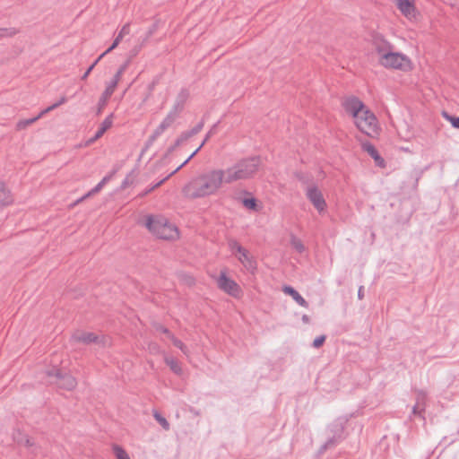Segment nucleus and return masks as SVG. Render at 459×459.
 Instances as JSON below:
<instances>
[{
	"label": "nucleus",
	"instance_id": "f257e3e1",
	"mask_svg": "<svg viewBox=\"0 0 459 459\" xmlns=\"http://www.w3.org/2000/svg\"><path fill=\"white\" fill-rule=\"evenodd\" d=\"M227 183L224 169H212L192 179L184 187V194L190 198H200L215 195Z\"/></svg>",
	"mask_w": 459,
	"mask_h": 459
},
{
	"label": "nucleus",
	"instance_id": "f03ea898",
	"mask_svg": "<svg viewBox=\"0 0 459 459\" xmlns=\"http://www.w3.org/2000/svg\"><path fill=\"white\" fill-rule=\"evenodd\" d=\"M346 113L352 117L355 126L369 137L379 134L378 121L374 113L357 98L348 99L344 102Z\"/></svg>",
	"mask_w": 459,
	"mask_h": 459
},
{
	"label": "nucleus",
	"instance_id": "7ed1b4c3",
	"mask_svg": "<svg viewBox=\"0 0 459 459\" xmlns=\"http://www.w3.org/2000/svg\"><path fill=\"white\" fill-rule=\"evenodd\" d=\"M375 53L377 64L386 70L409 73L414 68L412 60L402 52L394 51L385 39L375 42Z\"/></svg>",
	"mask_w": 459,
	"mask_h": 459
},
{
	"label": "nucleus",
	"instance_id": "20e7f679",
	"mask_svg": "<svg viewBox=\"0 0 459 459\" xmlns=\"http://www.w3.org/2000/svg\"><path fill=\"white\" fill-rule=\"evenodd\" d=\"M139 223L157 239L172 242L180 238V230L178 225L164 214H145L141 218Z\"/></svg>",
	"mask_w": 459,
	"mask_h": 459
},
{
	"label": "nucleus",
	"instance_id": "39448f33",
	"mask_svg": "<svg viewBox=\"0 0 459 459\" xmlns=\"http://www.w3.org/2000/svg\"><path fill=\"white\" fill-rule=\"evenodd\" d=\"M260 167L261 160L257 157L242 160L233 166L224 169L227 177V183L230 184L235 181L252 178L258 172Z\"/></svg>",
	"mask_w": 459,
	"mask_h": 459
},
{
	"label": "nucleus",
	"instance_id": "423d86ee",
	"mask_svg": "<svg viewBox=\"0 0 459 459\" xmlns=\"http://www.w3.org/2000/svg\"><path fill=\"white\" fill-rule=\"evenodd\" d=\"M229 247L231 254L247 271L254 273L256 270V261L249 253V251L246 249L244 247H242L238 241H230Z\"/></svg>",
	"mask_w": 459,
	"mask_h": 459
},
{
	"label": "nucleus",
	"instance_id": "0eeeda50",
	"mask_svg": "<svg viewBox=\"0 0 459 459\" xmlns=\"http://www.w3.org/2000/svg\"><path fill=\"white\" fill-rule=\"evenodd\" d=\"M216 285L219 290L224 293L233 297L234 299H241L243 290L240 285L229 276L226 271H221L216 278Z\"/></svg>",
	"mask_w": 459,
	"mask_h": 459
},
{
	"label": "nucleus",
	"instance_id": "6e6552de",
	"mask_svg": "<svg viewBox=\"0 0 459 459\" xmlns=\"http://www.w3.org/2000/svg\"><path fill=\"white\" fill-rule=\"evenodd\" d=\"M49 382L59 388L72 390L76 386L75 378L67 372L59 368H52L47 372Z\"/></svg>",
	"mask_w": 459,
	"mask_h": 459
},
{
	"label": "nucleus",
	"instance_id": "1a4fd4ad",
	"mask_svg": "<svg viewBox=\"0 0 459 459\" xmlns=\"http://www.w3.org/2000/svg\"><path fill=\"white\" fill-rule=\"evenodd\" d=\"M306 197L319 214L326 212L327 203L323 191L317 186H309L306 190Z\"/></svg>",
	"mask_w": 459,
	"mask_h": 459
},
{
	"label": "nucleus",
	"instance_id": "9d476101",
	"mask_svg": "<svg viewBox=\"0 0 459 459\" xmlns=\"http://www.w3.org/2000/svg\"><path fill=\"white\" fill-rule=\"evenodd\" d=\"M399 12L408 20L416 21L420 12L416 6L415 0H394Z\"/></svg>",
	"mask_w": 459,
	"mask_h": 459
},
{
	"label": "nucleus",
	"instance_id": "9b49d317",
	"mask_svg": "<svg viewBox=\"0 0 459 459\" xmlns=\"http://www.w3.org/2000/svg\"><path fill=\"white\" fill-rule=\"evenodd\" d=\"M73 339L77 342H82L84 344L100 343L103 340V338L100 340V338L94 333L86 331L74 332L73 334Z\"/></svg>",
	"mask_w": 459,
	"mask_h": 459
},
{
	"label": "nucleus",
	"instance_id": "f8f14e48",
	"mask_svg": "<svg viewBox=\"0 0 459 459\" xmlns=\"http://www.w3.org/2000/svg\"><path fill=\"white\" fill-rule=\"evenodd\" d=\"M65 99L63 98L58 103L53 104V105L49 106L48 108H47L46 109L42 110L37 117H35L33 118H30V119H22V120L18 121V123L16 124V128L18 130H23V129L27 128L29 126L32 125L38 119H39L43 115H45V114L48 113L49 111L53 110L54 108H57L60 104L65 103Z\"/></svg>",
	"mask_w": 459,
	"mask_h": 459
},
{
	"label": "nucleus",
	"instance_id": "ddd939ff",
	"mask_svg": "<svg viewBox=\"0 0 459 459\" xmlns=\"http://www.w3.org/2000/svg\"><path fill=\"white\" fill-rule=\"evenodd\" d=\"M14 204V197L8 186L0 181V209L9 207Z\"/></svg>",
	"mask_w": 459,
	"mask_h": 459
},
{
	"label": "nucleus",
	"instance_id": "4468645a",
	"mask_svg": "<svg viewBox=\"0 0 459 459\" xmlns=\"http://www.w3.org/2000/svg\"><path fill=\"white\" fill-rule=\"evenodd\" d=\"M111 126H112L111 117L105 118L104 121L101 123L100 128L96 132L94 137L88 140L85 143V146H89V145L92 144L95 141H97L99 138H100L104 134V133L111 127Z\"/></svg>",
	"mask_w": 459,
	"mask_h": 459
},
{
	"label": "nucleus",
	"instance_id": "2eb2a0df",
	"mask_svg": "<svg viewBox=\"0 0 459 459\" xmlns=\"http://www.w3.org/2000/svg\"><path fill=\"white\" fill-rule=\"evenodd\" d=\"M164 361L174 374L178 376H181L183 374L182 364L178 359L172 356H165Z\"/></svg>",
	"mask_w": 459,
	"mask_h": 459
},
{
	"label": "nucleus",
	"instance_id": "dca6fc26",
	"mask_svg": "<svg viewBox=\"0 0 459 459\" xmlns=\"http://www.w3.org/2000/svg\"><path fill=\"white\" fill-rule=\"evenodd\" d=\"M283 292L289 296H290L299 306L303 307H307V302L304 299V298L292 287L285 286L282 289Z\"/></svg>",
	"mask_w": 459,
	"mask_h": 459
},
{
	"label": "nucleus",
	"instance_id": "f3484780",
	"mask_svg": "<svg viewBox=\"0 0 459 459\" xmlns=\"http://www.w3.org/2000/svg\"><path fill=\"white\" fill-rule=\"evenodd\" d=\"M172 123V118L170 117H165L161 123L158 126V127L153 132V136L156 137L159 134H160L162 132H164Z\"/></svg>",
	"mask_w": 459,
	"mask_h": 459
},
{
	"label": "nucleus",
	"instance_id": "a211bd4d",
	"mask_svg": "<svg viewBox=\"0 0 459 459\" xmlns=\"http://www.w3.org/2000/svg\"><path fill=\"white\" fill-rule=\"evenodd\" d=\"M112 450L117 459H131L127 452L120 446H113Z\"/></svg>",
	"mask_w": 459,
	"mask_h": 459
},
{
	"label": "nucleus",
	"instance_id": "6ab92c4d",
	"mask_svg": "<svg viewBox=\"0 0 459 459\" xmlns=\"http://www.w3.org/2000/svg\"><path fill=\"white\" fill-rule=\"evenodd\" d=\"M153 417L165 430L169 429V423L160 413H159L158 411H154Z\"/></svg>",
	"mask_w": 459,
	"mask_h": 459
},
{
	"label": "nucleus",
	"instance_id": "aec40b11",
	"mask_svg": "<svg viewBox=\"0 0 459 459\" xmlns=\"http://www.w3.org/2000/svg\"><path fill=\"white\" fill-rule=\"evenodd\" d=\"M243 205L247 209H249V210H253V211H257L258 210L257 202L253 197H251V198H245L243 200Z\"/></svg>",
	"mask_w": 459,
	"mask_h": 459
},
{
	"label": "nucleus",
	"instance_id": "412c9836",
	"mask_svg": "<svg viewBox=\"0 0 459 459\" xmlns=\"http://www.w3.org/2000/svg\"><path fill=\"white\" fill-rule=\"evenodd\" d=\"M106 182H107V178H104L100 182L98 183V185L94 188H92L90 192H88L82 197V199H85V198H87V197H89V196H91V195H94L96 193H99L102 189V187L105 186Z\"/></svg>",
	"mask_w": 459,
	"mask_h": 459
},
{
	"label": "nucleus",
	"instance_id": "4be33fe9",
	"mask_svg": "<svg viewBox=\"0 0 459 459\" xmlns=\"http://www.w3.org/2000/svg\"><path fill=\"white\" fill-rule=\"evenodd\" d=\"M164 333L172 340L175 346L179 348L185 354L187 353V350L181 341L174 338L167 330H164Z\"/></svg>",
	"mask_w": 459,
	"mask_h": 459
},
{
	"label": "nucleus",
	"instance_id": "5701e85b",
	"mask_svg": "<svg viewBox=\"0 0 459 459\" xmlns=\"http://www.w3.org/2000/svg\"><path fill=\"white\" fill-rule=\"evenodd\" d=\"M117 84H118L117 82H116L115 80H112V82L106 87V90H105L103 95L106 98H109L115 91Z\"/></svg>",
	"mask_w": 459,
	"mask_h": 459
},
{
	"label": "nucleus",
	"instance_id": "b1692460",
	"mask_svg": "<svg viewBox=\"0 0 459 459\" xmlns=\"http://www.w3.org/2000/svg\"><path fill=\"white\" fill-rule=\"evenodd\" d=\"M130 32V27L128 24L124 25L119 30L117 39H119L120 41L124 39L125 36L128 35Z\"/></svg>",
	"mask_w": 459,
	"mask_h": 459
},
{
	"label": "nucleus",
	"instance_id": "393cba45",
	"mask_svg": "<svg viewBox=\"0 0 459 459\" xmlns=\"http://www.w3.org/2000/svg\"><path fill=\"white\" fill-rule=\"evenodd\" d=\"M121 41L119 40V39H114V42L113 44L104 52L102 53L100 56H99V59H101L104 56H106L108 53L111 52L113 49H115L118 44L120 43Z\"/></svg>",
	"mask_w": 459,
	"mask_h": 459
},
{
	"label": "nucleus",
	"instance_id": "a878e982",
	"mask_svg": "<svg viewBox=\"0 0 459 459\" xmlns=\"http://www.w3.org/2000/svg\"><path fill=\"white\" fill-rule=\"evenodd\" d=\"M204 144V142H203L201 143V145L189 156V158L187 160H186L179 167H178L170 175L174 174L175 172H177L178 169H180L186 163H187L197 152L198 151L202 148V146Z\"/></svg>",
	"mask_w": 459,
	"mask_h": 459
},
{
	"label": "nucleus",
	"instance_id": "bb28decb",
	"mask_svg": "<svg viewBox=\"0 0 459 459\" xmlns=\"http://www.w3.org/2000/svg\"><path fill=\"white\" fill-rule=\"evenodd\" d=\"M17 33V30L13 28L10 29H0V36L12 37Z\"/></svg>",
	"mask_w": 459,
	"mask_h": 459
},
{
	"label": "nucleus",
	"instance_id": "cd10ccee",
	"mask_svg": "<svg viewBox=\"0 0 459 459\" xmlns=\"http://www.w3.org/2000/svg\"><path fill=\"white\" fill-rule=\"evenodd\" d=\"M445 117L447 121H449L452 126L455 128H459V117H452V116H449V115H445Z\"/></svg>",
	"mask_w": 459,
	"mask_h": 459
},
{
	"label": "nucleus",
	"instance_id": "c85d7f7f",
	"mask_svg": "<svg viewBox=\"0 0 459 459\" xmlns=\"http://www.w3.org/2000/svg\"><path fill=\"white\" fill-rule=\"evenodd\" d=\"M325 341V336L320 335L314 340L313 346L315 348H320L324 344Z\"/></svg>",
	"mask_w": 459,
	"mask_h": 459
},
{
	"label": "nucleus",
	"instance_id": "c756f323",
	"mask_svg": "<svg viewBox=\"0 0 459 459\" xmlns=\"http://www.w3.org/2000/svg\"><path fill=\"white\" fill-rule=\"evenodd\" d=\"M292 247L299 252H302L304 250V246L302 242L299 239L292 240Z\"/></svg>",
	"mask_w": 459,
	"mask_h": 459
},
{
	"label": "nucleus",
	"instance_id": "7c9ffc66",
	"mask_svg": "<svg viewBox=\"0 0 459 459\" xmlns=\"http://www.w3.org/2000/svg\"><path fill=\"white\" fill-rule=\"evenodd\" d=\"M182 280L188 285H193L195 282V278L192 275L184 274Z\"/></svg>",
	"mask_w": 459,
	"mask_h": 459
},
{
	"label": "nucleus",
	"instance_id": "2f4dec72",
	"mask_svg": "<svg viewBox=\"0 0 459 459\" xmlns=\"http://www.w3.org/2000/svg\"><path fill=\"white\" fill-rule=\"evenodd\" d=\"M369 151H370L371 155L377 161V163L379 165H382L384 160L378 156L377 152L374 148H371Z\"/></svg>",
	"mask_w": 459,
	"mask_h": 459
},
{
	"label": "nucleus",
	"instance_id": "473e14b6",
	"mask_svg": "<svg viewBox=\"0 0 459 459\" xmlns=\"http://www.w3.org/2000/svg\"><path fill=\"white\" fill-rule=\"evenodd\" d=\"M100 59H97L88 69L87 71L85 72V74L82 75V80H85L90 73L92 71V69L94 68V66L98 64V62L100 61Z\"/></svg>",
	"mask_w": 459,
	"mask_h": 459
},
{
	"label": "nucleus",
	"instance_id": "72a5a7b5",
	"mask_svg": "<svg viewBox=\"0 0 459 459\" xmlns=\"http://www.w3.org/2000/svg\"><path fill=\"white\" fill-rule=\"evenodd\" d=\"M124 73V67H121L117 72V74H115L113 80H115L116 82H119L121 77H122V74Z\"/></svg>",
	"mask_w": 459,
	"mask_h": 459
},
{
	"label": "nucleus",
	"instance_id": "f704fd0d",
	"mask_svg": "<svg viewBox=\"0 0 459 459\" xmlns=\"http://www.w3.org/2000/svg\"><path fill=\"white\" fill-rule=\"evenodd\" d=\"M303 320H304L305 322H307V321H308L307 316H303Z\"/></svg>",
	"mask_w": 459,
	"mask_h": 459
}]
</instances>
